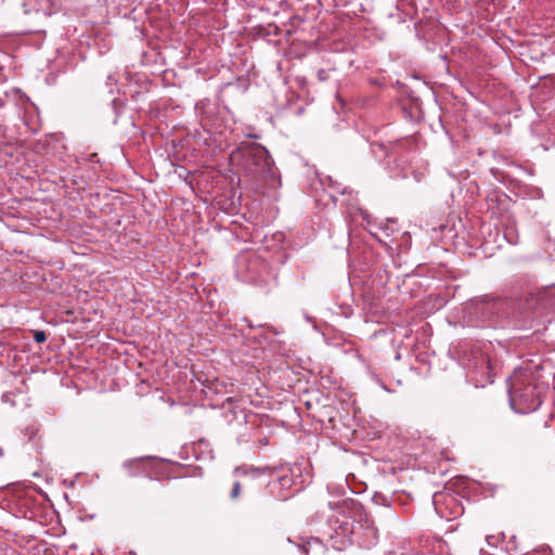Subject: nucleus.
I'll use <instances>...</instances> for the list:
<instances>
[{
    "mask_svg": "<svg viewBox=\"0 0 555 555\" xmlns=\"http://www.w3.org/2000/svg\"><path fill=\"white\" fill-rule=\"evenodd\" d=\"M152 457H138L124 462L122 467L127 470L128 476L138 477L145 474L144 462Z\"/></svg>",
    "mask_w": 555,
    "mask_h": 555,
    "instance_id": "4",
    "label": "nucleus"
},
{
    "mask_svg": "<svg viewBox=\"0 0 555 555\" xmlns=\"http://www.w3.org/2000/svg\"><path fill=\"white\" fill-rule=\"evenodd\" d=\"M240 495H241V483L238 481H235L232 487L230 496L232 500H236L240 498Z\"/></svg>",
    "mask_w": 555,
    "mask_h": 555,
    "instance_id": "6",
    "label": "nucleus"
},
{
    "mask_svg": "<svg viewBox=\"0 0 555 555\" xmlns=\"http://www.w3.org/2000/svg\"><path fill=\"white\" fill-rule=\"evenodd\" d=\"M302 551H304L305 553H307V552H308V551H307V545H304V546H302Z\"/></svg>",
    "mask_w": 555,
    "mask_h": 555,
    "instance_id": "9",
    "label": "nucleus"
},
{
    "mask_svg": "<svg viewBox=\"0 0 555 555\" xmlns=\"http://www.w3.org/2000/svg\"><path fill=\"white\" fill-rule=\"evenodd\" d=\"M2 70V68L0 67V72Z\"/></svg>",
    "mask_w": 555,
    "mask_h": 555,
    "instance_id": "12",
    "label": "nucleus"
},
{
    "mask_svg": "<svg viewBox=\"0 0 555 555\" xmlns=\"http://www.w3.org/2000/svg\"><path fill=\"white\" fill-rule=\"evenodd\" d=\"M240 153L243 158L244 167L251 175L259 176H272L273 175V160L262 145L256 143H247L238 147L235 155Z\"/></svg>",
    "mask_w": 555,
    "mask_h": 555,
    "instance_id": "2",
    "label": "nucleus"
},
{
    "mask_svg": "<svg viewBox=\"0 0 555 555\" xmlns=\"http://www.w3.org/2000/svg\"><path fill=\"white\" fill-rule=\"evenodd\" d=\"M389 555H403L402 553H391Z\"/></svg>",
    "mask_w": 555,
    "mask_h": 555,
    "instance_id": "11",
    "label": "nucleus"
},
{
    "mask_svg": "<svg viewBox=\"0 0 555 555\" xmlns=\"http://www.w3.org/2000/svg\"><path fill=\"white\" fill-rule=\"evenodd\" d=\"M263 472H264V469L254 467V466H241V467H236L234 469L235 474H240L242 476L251 475L253 477H257L260 474H262Z\"/></svg>",
    "mask_w": 555,
    "mask_h": 555,
    "instance_id": "5",
    "label": "nucleus"
},
{
    "mask_svg": "<svg viewBox=\"0 0 555 555\" xmlns=\"http://www.w3.org/2000/svg\"><path fill=\"white\" fill-rule=\"evenodd\" d=\"M2 399H3V400H7V399H8V395H7V393H5V395H3V396H2Z\"/></svg>",
    "mask_w": 555,
    "mask_h": 555,
    "instance_id": "10",
    "label": "nucleus"
},
{
    "mask_svg": "<svg viewBox=\"0 0 555 555\" xmlns=\"http://www.w3.org/2000/svg\"><path fill=\"white\" fill-rule=\"evenodd\" d=\"M317 75H318V78H319L320 81H324V80L327 79V73L324 69L318 70Z\"/></svg>",
    "mask_w": 555,
    "mask_h": 555,
    "instance_id": "8",
    "label": "nucleus"
},
{
    "mask_svg": "<svg viewBox=\"0 0 555 555\" xmlns=\"http://www.w3.org/2000/svg\"><path fill=\"white\" fill-rule=\"evenodd\" d=\"M552 299L547 292L531 294L526 299V309L543 314L551 306Z\"/></svg>",
    "mask_w": 555,
    "mask_h": 555,
    "instance_id": "3",
    "label": "nucleus"
},
{
    "mask_svg": "<svg viewBox=\"0 0 555 555\" xmlns=\"http://www.w3.org/2000/svg\"><path fill=\"white\" fill-rule=\"evenodd\" d=\"M508 396L513 410L520 414L535 411L541 405V396L532 373L517 369L508 378Z\"/></svg>",
    "mask_w": 555,
    "mask_h": 555,
    "instance_id": "1",
    "label": "nucleus"
},
{
    "mask_svg": "<svg viewBox=\"0 0 555 555\" xmlns=\"http://www.w3.org/2000/svg\"><path fill=\"white\" fill-rule=\"evenodd\" d=\"M34 339L36 343L41 344L47 340V335L43 331H35Z\"/></svg>",
    "mask_w": 555,
    "mask_h": 555,
    "instance_id": "7",
    "label": "nucleus"
}]
</instances>
